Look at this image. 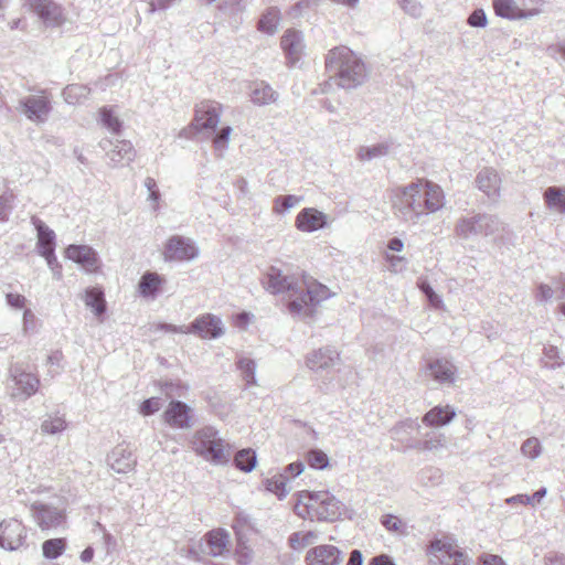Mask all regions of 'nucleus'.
Segmentation results:
<instances>
[{
	"instance_id": "f257e3e1",
	"label": "nucleus",
	"mask_w": 565,
	"mask_h": 565,
	"mask_svg": "<svg viewBox=\"0 0 565 565\" xmlns=\"http://www.w3.org/2000/svg\"><path fill=\"white\" fill-rule=\"evenodd\" d=\"M262 285L271 295H286L288 312L302 321H311L318 306L332 296L327 286L292 273L288 265L268 267Z\"/></svg>"
},
{
	"instance_id": "f03ea898",
	"label": "nucleus",
	"mask_w": 565,
	"mask_h": 565,
	"mask_svg": "<svg viewBox=\"0 0 565 565\" xmlns=\"http://www.w3.org/2000/svg\"><path fill=\"white\" fill-rule=\"evenodd\" d=\"M326 71L329 79L320 84V93H330L333 86L344 89L356 88L362 85L367 72L363 61L349 47L335 46L326 55Z\"/></svg>"
},
{
	"instance_id": "7ed1b4c3",
	"label": "nucleus",
	"mask_w": 565,
	"mask_h": 565,
	"mask_svg": "<svg viewBox=\"0 0 565 565\" xmlns=\"http://www.w3.org/2000/svg\"><path fill=\"white\" fill-rule=\"evenodd\" d=\"M298 495L296 512L303 519L333 522L341 515L342 503L329 491L305 490Z\"/></svg>"
},
{
	"instance_id": "20e7f679",
	"label": "nucleus",
	"mask_w": 565,
	"mask_h": 565,
	"mask_svg": "<svg viewBox=\"0 0 565 565\" xmlns=\"http://www.w3.org/2000/svg\"><path fill=\"white\" fill-rule=\"evenodd\" d=\"M192 448L199 456L214 465H225L231 459L230 446L212 426H205L195 431Z\"/></svg>"
},
{
	"instance_id": "39448f33",
	"label": "nucleus",
	"mask_w": 565,
	"mask_h": 565,
	"mask_svg": "<svg viewBox=\"0 0 565 565\" xmlns=\"http://www.w3.org/2000/svg\"><path fill=\"white\" fill-rule=\"evenodd\" d=\"M395 216L406 223L426 222L420 182H412L404 186L393 203Z\"/></svg>"
},
{
	"instance_id": "423d86ee",
	"label": "nucleus",
	"mask_w": 565,
	"mask_h": 565,
	"mask_svg": "<svg viewBox=\"0 0 565 565\" xmlns=\"http://www.w3.org/2000/svg\"><path fill=\"white\" fill-rule=\"evenodd\" d=\"M501 231H503V224L500 218L488 213L461 216L457 220L454 230L456 236L463 241L492 236Z\"/></svg>"
},
{
	"instance_id": "0eeeda50",
	"label": "nucleus",
	"mask_w": 565,
	"mask_h": 565,
	"mask_svg": "<svg viewBox=\"0 0 565 565\" xmlns=\"http://www.w3.org/2000/svg\"><path fill=\"white\" fill-rule=\"evenodd\" d=\"M427 554L433 565H470L456 540L448 535L430 541Z\"/></svg>"
},
{
	"instance_id": "6e6552de",
	"label": "nucleus",
	"mask_w": 565,
	"mask_h": 565,
	"mask_svg": "<svg viewBox=\"0 0 565 565\" xmlns=\"http://www.w3.org/2000/svg\"><path fill=\"white\" fill-rule=\"evenodd\" d=\"M222 115V106L218 103L204 100L196 105L194 119L188 128L182 129L181 137L191 138L203 130L215 131Z\"/></svg>"
},
{
	"instance_id": "1a4fd4ad",
	"label": "nucleus",
	"mask_w": 565,
	"mask_h": 565,
	"mask_svg": "<svg viewBox=\"0 0 565 565\" xmlns=\"http://www.w3.org/2000/svg\"><path fill=\"white\" fill-rule=\"evenodd\" d=\"M230 535L223 529H216L207 532L196 544L189 547V555L199 559V554L217 557L227 551Z\"/></svg>"
},
{
	"instance_id": "9d476101",
	"label": "nucleus",
	"mask_w": 565,
	"mask_h": 565,
	"mask_svg": "<svg viewBox=\"0 0 565 565\" xmlns=\"http://www.w3.org/2000/svg\"><path fill=\"white\" fill-rule=\"evenodd\" d=\"M9 379L14 383L12 397L28 399L33 396L40 386V379L28 372L21 363H14L9 367Z\"/></svg>"
},
{
	"instance_id": "9b49d317",
	"label": "nucleus",
	"mask_w": 565,
	"mask_h": 565,
	"mask_svg": "<svg viewBox=\"0 0 565 565\" xmlns=\"http://www.w3.org/2000/svg\"><path fill=\"white\" fill-rule=\"evenodd\" d=\"M30 121L43 124L52 111L51 100L45 95H29L19 100L17 108Z\"/></svg>"
},
{
	"instance_id": "f8f14e48",
	"label": "nucleus",
	"mask_w": 565,
	"mask_h": 565,
	"mask_svg": "<svg viewBox=\"0 0 565 565\" xmlns=\"http://www.w3.org/2000/svg\"><path fill=\"white\" fill-rule=\"evenodd\" d=\"M181 333H193L201 339H217L224 333L221 319L212 313H204L193 320L186 328H180Z\"/></svg>"
},
{
	"instance_id": "ddd939ff",
	"label": "nucleus",
	"mask_w": 565,
	"mask_h": 565,
	"mask_svg": "<svg viewBox=\"0 0 565 565\" xmlns=\"http://www.w3.org/2000/svg\"><path fill=\"white\" fill-rule=\"evenodd\" d=\"M26 539V529L17 519L3 520L0 523V546L8 551H15L23 545Z\"/></svg>"
},
{
	"instance_id": "4468645a",
	"label": "nucleus",
	"mask_w": 565,
	"mask_h": 565,
	"mask_svg": "<svg viewBox=\"0 0 565 565\" xmlns=\"http://www.w3.org/2000/svg\"><path fill=\"white\" fill-rule=\"evenodd\" d=\"M199 254L198 248L191 239L183 236L174 235L170 237L164 247L166 260H192Z\"/></svg>"
},
{
	"instance_id": "2eb2a0df",
	"label": "nucleus",
	"mask_w": 565,
	"mask_h": 565,
	"mask_svg": "<svg viewBox=\"0 0 565 565\" xmlns=\"http://www.w3.org/2000/svg\"><path fill=\"white\" fill-rule=\"evenodd\" d=\"M280 46L285 53L287 65L294 67L305 53L303 34L299 30L288 29L280 39Z\"/></svg>"
},
{
	"instance_id": "dca6fc26",
	"label": "nucleus",
	"mask_w": 565,
	"mask_h": 565,
	"mask_svg": "<svg viewBox=\"0 0 565 565\" xmlns=\"http://www.w3.org/2000/svg\"><path fill=\"white\" fill-rule=\"evenodd\" d=\"M99 146L106 151L107 157L115 166L128 164L136 157V150L128 140H116L114 142L110 139H103Z\"/></svg>"
},
{
	"instance_id": "f3484780",
	"label": "nucleus",
	"mask_w": 565,
	"mask_h": 565,
	"mask_svg": "<svg viewBox=\"0 0 565 565\" xmlns=\"http://www.w3.org/2000/svg\"><path fill=\"white\" fill-rule=\"evenodd\" d=\"M31 513L42 530L57 527L65 519L62 510L42 502H34L31 505Z\"/></svg>"
},
{
	"instance_id": "a211bd4d",
	"label": "nucleus",
	"mask_w": 565,
	"mask_h": 565,
	"mask_svg": "<svg viewBox=\"0 0 565 565\" xmlns=\"http://www.w3.org/2000/svg\"><path fill=\"white\" fill-rule=\"evenodd\" d=\"M339 360L340 353L335 349L324 347L309 353L306 365L313 372H322L333 367Z\"/></svg>"
},
{
	"instance_id": "6ab92c4d",
	"label": "nucleus",
	"mask_w": 565,
	"mask_h": 565,
	"mask_svg": "<svg viewBox=\"0 0 565 565\" xmlns=\"http://www.w3.org/2000/svg\"><path fill=\"white\" fill-rule=\"evenodd\" d=\"M306 562L308 565H340L343 556L337 546L324 544L310 548Z\"/></svg>"
},
{
	"instance_id": "aec40b11",
	"label": "nucleus",
	"mask_w": 565,
	"mask_h": 565,
	"mask_svg": "<svg viewBox=\"0 0 565 565\" xmlns=\"http://www.w3.org/2000/svg\"><path fill=\"white\" fill-rule=\"evenodd\" d=\"M492 2L495 14L509 20L530 19L540 13L535 8H521L515 0H493Z\"/></svg>"
},
{
	"instance_id": "412c9836",
	"label": "nucleus",
	"mask_w": 565,
	"mask_h": 565,
	"mask_svg": "<svg viewBox=\"0 0 565 565\" xmlns=\"http://www.w3.org/2000/svg\"><path fill=\"white\" fill-rule=\"evenodd\" d=\"M164 422L174 428L191 427V408L181 401H171L163 413Z\"/></svg>"
},
{
	"instance_id": "4be33fe9",
	"label": "nucleus",
	"mask_w": 565,
	"mask_h": 565,
	"mask_svg": "<svg viewBox=\"0 0 565 565\" xmlns=\"http://www.w3.org/2000/svg\"><path fill=\"white\" fill-rule=\"evenodd\" d=\"M418 182H420L424 207L427 215L441 210L446 204L441 186L427 180H418Z\"/></svg>"
},
{
	"instance_id": "5701e85b",
	"label": "nucleus",
	"mask_w": 565,
	"mask_h": 565,
	"mask_svg": "<svg viewBox=\"0 0 565 565\" xmlns=\"http://www.w3.org/2000/svg\"><path fill=\"white\" fill-rule=\"evenodd\" d=\"M427 375L439 384L451 385L456 382L457 367L448 360L435 359L426 365Z\"/></svg>"
},
{
	"instance_id": "b1692460",
	"label": "nucleus",
	"mask_w": 565,
	"mask_h": 565,
	"mask_svg": "<svg viewBox=\"0 0 565 565\" xmlns=\"http://www.w3.org/2000/svg\"><path fill=\"white\" fill-rule=\"evenodd\" d=\"M107 460L109 467L117 473H128L135 470L137 465V459L132 451L124 447V445L115 447L108 455Z\"/></svg>"
},
{
	"instance_id": "393cba45",
	"label": "nucleus",
	"mask_w": 565,
	"mask_h": 565,
	"mask_svg": "<svg viewBox=\"0 0 565 565\" xmlns=\"http://www.w3.org/2000/svg\"><path fill=\"white\" fill-rule=\"evenodd\" d=\"M327 225V215L313 207L302 209L296 217V227L301 232H315Z\"/></svg>"
},
{
	"instance_id": "a878e982",
	"label": "nucleus",
	"mask_w": 565,
	"mask_h": 565,
	"mask_svg": "<svg viewBox=\"0 0 565 565\" xmlns=\"http://www.w3.org/2000/svg\"><path fill=\"white\" fill-rule=\"evenodd\" d=\"M476 184L489 199L497 200L500 196L501 178L494 169H481L476 177Z\"/></svg>"
},
{
	"instance_id": "bb28decb",
	"label": "nucleus",
	"mask_w": 565,
	"mask_h": 565,
	"mask_svg": "<svg viewBox=\"0 0 565 565\" xmlns=\"http://www.w3.org/2000/svg\"><path fill=\"white\" fill-rule=\"evenodd\" d=\"M66 257L79 265L87 271H94L98 267L97 253L87 245H70L66 248Z\"/></svg>"
},
{
	"instance_id": "cd10ccee",
	"label": "nucleus",
	"mask_w": 565,
	"mask_h": 565,
	"mask_svg": "<svg viewBox=\"0 0 565 565\" xmlns=\"http://www.w3.org/2000/svg\"><path fill=\"white\" fill-rule=\"evenodd\" d=\"M30 8L49 25H56L62 19V9L52 0H28Z\"/></svg>"
},
{
	"instance_id": "c85d7f7f",
	"label": "nucleus",
	"mask_w": 565,
	"mask_h": 565,
	"mask_svg": "<svg viewBox=\"0 0 565 565\" xmlns=\"http://www.w3.org/2000/svg\"><path fill=\"white\" fill-rule=\"evenodd\" d=\"M32 224L38 233L36 249L40 255L55 250V233L39 217H32Z\"/></svg>"
},
{
	"instance_id": "c756f323",
	"label": "nucleus",
	"mask_w": 565,
	"mask_h": 565,
	"mask_svg": "<svg viewBox=\"0 0 565 565\" xmlns=\"http://www.w3.org/2000/svg\"><path fill=\"white\" fill-rule=\"evenodd\" d=\"M456 411L450 405L435 406L423 417V423L431 427H443L452 422Z\"/></svg>"
},
{
	"instance_id": "7c9ffc66",
	"label": "nucleus",
	"mask_w": 565,
	"mask_h": 565,
	"mask_svg": "<svg viewBox=\"0 0 565 565\" xmlns=\"http://www.w3.org/2000/svg\"><path fill=\"white\" fill-rule=\"evenodd\" d=\"M278 92L264 81L254 83L250 90L252 102L258 106L273 104L278 99Z\"/></svg>"
},
{
	"instance_id": "2f4dec72",
	"label": "nucleus",
	"mask_w": 565,
	"mask_h": 565,
	"mask_svg": "<svg viewBox=\"0 0 565 565\" xmlns=\"http://www.w3.org/2000/svg\"><path fill=\"white\" fill-rule=\"evenodd\" d=\"M281 17L277 7L268 8L260 17L257 29L258 31L273 35L278 30Z\"/></svg>"
},
{
	"instance_id": "473e14b6",
	"label": "nucleus",
	"mask_w": 565,
	"mask_h": 565,
	"mask_svg": "<svg viewBox=\"0 0 565 565\" xmlns=\"http://www.w3.org/2000/svg\"><path fill=\"white\" fill-rule=\"evenodd\" d=\"M543 196L550 210L565 214V188L550 186L544 191Z\"/></svg>"
},
{
	"instance_id": "72a5a7b5",
	"label": "nucleus",
	"mask_w": 565,
	"mask_h": 565,
	"mask_svg": "<svg viewBox=\"0 0 565 565\" xmlns=\"http://www.w3.org/2000/svg\"><path fill=\"white\" fill-rule=\"evenodd\" d=\"M86 307L90 308L94 313L99 317L106 311V301L102 289L92 287L86 289L84 295Z\"/></svg>"
},
{
	"instance_id": "f704fd0d",
	"label": "nucleus",
	"mask_w": 565,
	"mask_h": 565,
	"mask_svg": "<svg viewBox=\"0 0 565 565\" xmlns=\"http://www.w3.org/2000/svg\"><path fill=\"white\" fill-rule=\"evenodd\" d=\"M161 284L160 276L157 273L148 271L139 280V292L143 297H154Z\"/></svg>"
},
{
	"instance_id": "c9c22d12",
	"label": "nucleus",
	"mask_w": 565,
	"mask_h": 565,
	"mask_svg": "<svg viewBox=\"0 0 565 565\" xmlns=\"http://www.w3.org/2000/svg\"><path fill=\"white\" fill-rule=\"evenodd\" d=\"M89 93L90 89L87 86L81 84H72L63 89L62 95L67 104L74 105L81 103L83 99H86Z\"/></svg>"
},
{
	"instance_id": "e433bc0d",
	"label": "nucleus",
	"mask_w": 565,
	"mask_h": 565,
	"mask_svg": "<svg viewBox=\"0 0 565 565\" xmlns=\"http://www.w3.org/2000/svg\"><path fill=\"white\" fill-rule=\"evenodd\" d=\"M234 462L241 471L250 472L256 466V454L249 448L242 449L235 455Z\"/></svg>"
},
{
	"instance_id": "4c0bfd02",
	"label": "nucleus",
	"mask_w": 565,
	"mask_h": 565,
	"mask_svg": "<svg viewBox=\"0 0 565 565\" xmlns=\"http://www.w3.org/2000/svg\"><path fill=\"white\" fill-rule=\"evenodd\" d=\"M414 448L431 451L446 447V437L443 434L429 433L423 441H417Z\"/></svg>"
},
{
	"instance_id": "58836bf2",
	"label": "nucleus",
	"mask_w": 565,
	"mask_h": 565,
	"mask_svg": "<svg viewBox=\"0 0 565 565\" xmlns=\"http://www.w3.org/2000/svg\"><path fill=\"white\" fill-rule=\"evenodd\" d=\"M288 477L286 475H276L266 480V490L275 493L279 499H282L288 493L287 482Z\"/></svg>"
},
{
	"instance_id": "ea45409f",
	"label": "nucleus",
	"mask_w": 565,
	"mask_h": 565,
	"mask_svg": "<svg viewBox=\"0 0 565 565\" xmlns=\"http://www.w3.org/2000/svg\"><path fill=\"white\" fill-rule=\"evenodd\" d=\"M100 121L104 127H106L109 131H111L115 135H119L121 130V121L119 118L114 114L113 108L110 107H103L99 110Z\"/></svg>"
},
{
	"instance_id": "a19ab883",
	"label": "nucleus",
	"mask_w": 565,
	"mask_h": 565,
	"mask_svg": "<svg viewBox=\"0 0 565 565\" xmlns=\"http://www.w3.org/2000/svg\"><path fill=\"white\" fill-rule=\"evenodd\" d=\"M387 143H377L370 147H361L358 152V158L361 161H371L376 158L384 157L388 153Z\"/></svg>"
},
{
	"instance_id": "79ce46f5",
	"label": "nucleus",
	"mask_w": 565,
	"mask_h": 565,
	"mask_svg": "<svg viewBox=\"0 0 565 565\" xmlns=\"http://www.w3.org/2000/svg\"><path fill=\"white\" fill-rule=\"evenodd\" d=\"M66 543L64 539H50L43 542V556L49 559H55L64 552Z\"/></svg>"
},
{
	"instance_id": "37998d69",
	"label": "nucleus",
	"mask_w": 565,
	"mask_h": 565,
	"mask_svg": "<svg viewBox=\"0 0 565 565\" xmlns=\"http://www.w3.org/2000/svg\"><path fill=\"white\" fill-rule=\"evenodd\" d=\"M317 539V534L312 531L295 532L289 536V545L292 550L299 551L312 544Z\"/></svg>"
},
{
	"instance_id": "c03bdc74",
	"label": "nucleus",
	"mask_w": 565,
	"mask_h": 565,
	"mask_svg": "<svg viewBox=\"0 0 565 565\" xmlns=\"http://www.w3.org/2000/svg\"><path fill=\"white\" fill-rule=\"evenodd\" d=\"M237 366L242 372L243 380L247 385L256 384V362L248 358H241Z\"/></svg>"
},
{
	"instance_id": "a18cd8bd",
	"label": "nucleus",
	"mask_w": 565,
	"mask_h": 565,
	"mask_svg": "<svg viewBox=\"0 0 565 565\" xmlns=\"http://www.w3.org/2000/svg\"><path fill=\"white\" fill-rule=\"evenodd\" d=\"M216 9L225 15L234 17L244 12L246 6L244 0H224L216 4Z\"/></svg>"
},
{
	"instance_id": "49530a36",
	"label": "nucleus",
	"mask_w": 565,
	"mask_h": 565,
	"mask_svg": "<svg viewBox=\"0 0 565 565\" xmlns=\"http://www.w3.org/2000/svg\"><path fill=\"white\" fill-rule=\"evenodd\" d=\"M301 201L300 198L296 195H279L274 200V206L273 210L277 214H284L289 209L294 207L295 205L299 204Z\"/></svg>"
},
{
	"instance_id": "de8ad7c7",
	"label": "nucleus",
	"mask_w": 565,
	"mask_h": 565,
	"mask_svg": "<svg viewBox=\"0 0 565 565\" xmlns=\"http://www.w3.org/2000/svg\"><path fill=\"white\" fill-rule=\"evenodd\" d=\"M381 524L390 532L398 535L406 534V524L397 516L393 514H385L381 519Z\"/></svg>"
},
{
	"instance_id": "09e8293b",
	"label": "nucleus",
	"mask_w": 565,
	"mask_h": 565,
	"mask_svg": "<svg viewBox=\"0 0 565 565\" xmlns=\"http://www.w3.org/2000/svg\"><path fill=\"white\" fill-rule=\"evenodd\" d=\"M66 428V422L63 417L60 416H49L41 424V430L44 434H57L63 431Z\"/></svg>"
},
{
	"instance_id": "8fccbe9b",
	"label": "nucleus",
	"mask_w": 565,
	"mask_h": 565,
	"mask_svg": "<svg viewBox=\"0 0 565 565\" xmlns=\"http://www.w3.org/2000/svg\"><path fill=\"white\" fill-rule=\"evenodd\" d=\"M541 451H542L541 443L535 437H531V438L526 439L521 446V452L523 454V456H525L530 459L537 458L541 455Z\"/></svg>"
},
{
	"instance_id": "3c124183",
	"label": "nucleus",
	"mask_w": 565,
	"mask_h": 565,
	"mask_svg": "<svg viewBox=\"0 0 565 565\" xmlns=\"http://www.w3.org/2000/svg\"><path fill=\"white\" fill-rule=\"evenodd\" d=\"M308 463L315 469H324L329 465V458L320 449H313L308 452Z\"/></svg>"
},
{
	"instance_id": "603ef678",
	"label": "nucleus",
	"mask_w": 565,
	"mask_h": 565,
	"mask_svg": "<svg viewBox=\"0 0 565 565\" xmlns=\"http://www.w3.org/2000/svg\"><path fill=\"white\" fill-rule=\"evenodd\" d=\"M232 128L230 126L222 127L214 136L213 143L216 150L223 151L227 149V143Z\"/></svg>"
},
{
	"instance_id": "864d4df0",
	"label": "nucleus",
	"mask_w": 565,
	"mask_h": 565,
	"mask_svg": "<svg viewBox=\"0 0 565 565\" xmlns=\"http://www.w3.org/2000/svg\"><path fill=\"white\" fill-rule=\"evenodd\" d=\"M403 11L413 18H419L423 14V6L417 0H398Z\"/></svg>"
},
{
	"instance_id": "5fc2aeb1",
	"label": "nucleus",
	"mask_w": 565,
	"mask_h": 565,
	"mask_svg": "<svg viewBox=\"0 0 565 565\" xmlns=\"http://www.w3.org/2000/svg\"><path fill=\"white\" fill-rule=\"evenodd\" d=\"M162 406L160 397H150L145 399L140 405V413L145 416H149L158 412Z\"/></svg>"
},
{
	"instance_id": "6e6d98bb",
	"label": "nucleus",
	"mask_w": 565,
	"mask_h": 565,
	"mask_svg": "<svg viewBox=\"0 0 565 565\" xmlns=\"http://www.w3.org/2000/svg\"><path fill=\"white\" fill-rule=\"evenodd\" d=\"M420 291L426 296L429 303L434 307H439L441 305V298L435 292L430 284L426 280L419 282Z\"/></svg>"
},
{
	"instance_id": "4d7b16f0",
	"label": "nucleus",
	"mask_w": 565,
	"mask_h": 565,
	"mask_svg": "<svg viewBox=\"0 0 565 565\" xmlns=\"http://www.w3.org/2000/svg\"><path fill=\"white\" fill-rule=\"evenodd\" d=\"M36 317L32 310L25 309L23 312L22 330L24 334L34 333L36 331Z\"/></svg>"
},
{
	"instance_id": "13d9d810",
	"label": "nucleus",
	"mask_w": 565,
	"mask_h": 565,
	"mask_svg": "<svg viewBox=\"0 0 565 565\" xmlns=\"http://www.w3.org/2000/svg\"><path fill=\"white\" fill-rule=\"evenodd\" d=\"M13 201L12 192H4L0 195V221L4 222L8 220V213L11 210V204Z\"/></svg>"
},
{
	"instance_id": "bf43d9fd",
	"label": "nucleus",
	"mask_w": 565,
	"mask_h": 565,
	"mask_svg": "<svg viewBox=\"0 0 565 565\" xmlns=\"http://www.w3.org/2000/svg\"><path fill=\"white\" fill-rule=\"evenodd\" d=\"M487 22V15L482 9L475 10L468 18V24L475 28H483Z\"/></svg>"
},
{
	"instance_id": "052dcab7",
	"label": "nucleus",
	"mask_w": 565,
	"mask_h": 565,
	"mask_svg": "<svg viewBox=\"0 0 565 565\" xmlns=\"http://www.w3.org/2000/svg\"><path fill=\"white\" fill-rule=\"evenodd\" d=\"M554 295H556L555 288H552L546 284H540L537 286L536 299L540 302H546L551 300L554 297Z\"/></svg>"
},
{
	"instance_id": "680f3d73",
	"label": "nucleus",
	"mask_w": 565,
	"mask_h": 565,
	"mask_svg": "<svg viewBox=\"0 0 565 565\" xmlns=\"http://www.w3.org/2000/svg\"><path fill=\"white\" fill-rule=\"evenodd\" d=\"M419 424L416 420L407 419L405 422L398 423L396 426L393 427L392 434L395 438H398L399 435L407 429H418Z\"/></svg>"
},
{
	"instance_id": "e2e57ef3",
	"label": "nucleus",
	"mask_w": 565,
	"mask_h": 565,
	"mask_svg": "<svg viewBox=\"0 0 565 565\" xmlns=\"http://www.w3.org/2000/svg\"><path fill=\"white\" fill-rule=\"evenodd\" d=\"M41 256L45 258V260H46L49 267L51 268V270L53 271L54 276H57V278H60L61 277V266L57 263V259L55 256V250L44 253Z\"/></svg>"
},
{
	"instance_id": "0e129e2a",
	"label": "nucleus",
	"mask_w": 565,
	"mask_h": 565,
	"mask_svg": "<svg viewBox=\"0 0 565 565\" xmlns=\"http://www.w3.org/2000/svg\"><path fill=\"white\" fill-rule=\"evenodd\" d=\"M7 303L14 309H22L25 306L26 298L20 294L9 292L6 295Z\"/></svg>"
},
{
	"instance_id": "69168bd1",
	"label": "nucleus",
	"mask_w": 565,
	"mask_h": 565,
	"mask_svg": "<svg viewBox=\"0 0 565 565\" xmlns=\"http://www.w3.org/2000/svg\"><path fill=\"white\" fill-rule=\"evenodd\" d=\"M480 562L481 565H505L500 556L493 554H483Z\"/></svg>"
},
{
	"instance_id": "338daca9",
	"label": "nucleus",
	"mask_w": 565,
	"mask_h": 565,
	"mask_svg": "<svg viewBox=\"0 0 565 565\" xmlns=\"http://www.w3.org/2000/svg\"><path fill=\"white\" fill-rule=\"evenodd\" d=\"M369 565H396L393 558L386 554L374 556L369 562Z\"/></svg>"
},
{
	"instance_id": "774afa93",
	"label": "nucleus",
	"mask_w": 565,
	"mask_h": 565,
	"mask_svg": "<svg viewBox=\"0 0 565 565\" xmlns=\"http://www.w3.org/2000/svg\"><path fill=\"white\" fill-rule=\"evenodd\" d=\"M546 565H565V556L559 553H550L545 556Z\"/></svg>"
}]
</instances>
